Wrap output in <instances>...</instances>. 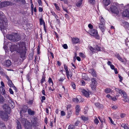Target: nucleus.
Listing matches in <instances>:
<instances>
[{
    "instance_id": "obj_50",
    "label": "nucleus",
    "mask_w": 129,
    "mask_h": 129,
    "mask_svg": "<svg viewBox=\"0 0 129 129\" xmlns=\"http://www.w3.org/2000/svg\"><path fill=\"white\" fill-rule=\"evenodd\" d=\"M79 56L82 57L84 58L85 57V56L83 53H79Z\"/></svg>"
},
{
    "instance_id": "obj_41",
    "label": "nucleus",
    "mask_w": 129,
    "mask_h": 129,
    "mask_svg": "<svg viewBox=\"0 0 129 129\" xmlns=\"http://www.w3.org/2000/svg\"><path fill=\"white\" fill-rule=\"evenodd\" d=\"M94 123L96 124H97L99 122V121L98 119L96 117H94Z\"/></svg>"
},
{
    "instance_id": "obj_36",
    "label": "nucleus",
    "mask_w": 129,
    "mask_h": 129,
    "mask_svg": "<svg viewBox=\"0 0 129 129\" xmlns=\"http://www.w3.org/2000/svg\"><path fill=\"white\" fill-rule=\"evenodd\" d=\"M81 118V119L85 121L87 120L88 119V118L87 117H85L84 116H82Z\"/></svg>"
},
{
    "instance_id": "obj_3",
    "label": "nucleus",
    "mask_w": 129,
    "mask_h": 129,
    "mask_svg": "<svg viewBox=\"0 0 129 129\" xmlns=\"http://www.w3.org/2000/svg\"><path fill=\"white\" fill-rule=\"evenodd\" d=\"M7 37L9 40L12 42H17L20 40L19 36L16 33L7 35Z\"/></svg>"
},
{
    "instance_id": "obj_4",
    "label": "nucleus",
    "mask_w": 129,
    "mask_h": 129,
    "mask_svg": "<svg viewBox=\"0 0 129 129\" xmlns=\"http://www.w3.org/2000/svg\"><path fill=\"white\" fill-rule=\"evenodd\" d=\"M106 8L109 11H111V12L115 14H118L119 13V9L117 7L114 6H112L110 7V9H107V8Z\"/></svg>"
},
{
    "instance_id": "obj_46",
    "label": "nucleus",
    "mask_w": 129,
    "mask_h": 129,
    "mask_svg": "<svg viewBox=\"0 0 129 129\" xmlns=\"http://www.w3.org/2000/svg\"><path fill=\"white\" fill-rule=\"evenodd\" d=\"M54 5L56 8V9L58 11H59L60 9L59 6L57 5V4L56 3L54 4Z\"/></svg>"
},
{
    "instance_id": "obj_22",
    "label": "nucleus",
    "mask_w": 129,
    "mask_h": 129,
    "mask_svg": "<svg viewBox=\"0 0 129 129\" xmlns=\"http://www.w3.org/2000/svg\"><path fill=\"white\" fill-rule=\"evenodd\" d=\"M8 84L10 87H13V88L16 89L14 84L12 83V81L10 80L8 81Z\"/></svg>"
},
{
    "instance_id": "obj_6",
    "label": "nucleus",
    "mask_w": 129,
    "mask_h": 129,
    "mask_svg": "<svg viewBox=\"0 0 129 129\" xmlns=\"http://www.w3.org/2000/svg\"><path fill=\"white\" fill-rule=\"evenodd\" d=\"M22 123L24 125L25 128L30 129L31 125L30 122H28L26 119L24 118L21 121Z\"/></svg>"
},
{
    "instance_id": "obj_17",
    "label": "nucleus",
    "mask_w": 129,
    "mask_h": 129,
    "mask_svg": "<svg viewBox=\"0 0 129 129\" xmlns=\"http://www.w3.org/2000/svg\"><path fill=\"white\" fill-rule=\"evenodd\" d=\"M89 72L91 73L93 76L96 77V76L95 72L93 69H89L88 70Z\"/></svg>"
},
{
    "instance_id": "obj_57",
    "label": "nucleus",
    "mask_w": 129,
    "mask_h": 129,
    "mask_svg": "<svg viewBox=\"0 0 129 129\" xmlns=\"http://www.w3.org/2000/svg\"><path fill=\"white\" fill-rule=\"evenodd\" d=\"M62 47L65 49H67L68 48V47L67 45L65 44L62 45Z\"/></svg>"
},
{
    "instance_id": "obj_45",
    "label": "nucleus",
    "mask_w": 129,
    "mask_h": 129,
    "mask_svg": "<svg viewBox=\"0 0 129 129\" xmlns=\"http://www.w3.org/2000/svg\"><path fill=\"white\" fill-rule=\"evenodd\" d=\"M2 75H3L5 76V77L7 78V79L8 80V81L9 80H10V79L9 78V77L5 73H4Z\"/></svg>"
},
{
    "instance_id": "obj_55",
    "label": "nucleus",
    "mask_w": 129,
    "mask_h": 129,
    "mask_svg": "<svg viewBox=\"0 0 129 129\" xmlns=\"http://www.w3.org/2000/svg\"><path fill=\"white\" fill-rule=\"evenodd\" d=\"M111 108L115 110L117 108V107L116 105H114L112 106Z\"/></svg>"
},
{
    "instance_id": "obj_25",
    "label": "nucleus",
    "mask_w": 129,
    "mask_h": 129,
    "mask_svg": "<svg viewBox=\"0 0 129 129\" xmlns=\"http://www.w3.org/2000/svg\"><path fill=\"white\" fill-rule=\"evenodd\" d=\"M11 62L10 60H8L6 61L5 65L7 67L10 66L11 64Z\"/></svg>"
},
{
    "instance_id": "obj_54",
    "label": "nucleus",
    "mask_w": 129,
    "mask_h": 129,
    "mask_svg": "<svg viewBox=\"0 0 129 129\" xmlns=\"http://www.w3.org/2000/svg\"><path fill=\"white\" fill-rule=\"evenodd\" d=\"M73 100V101L76 103H78L79 101V100L77 98H74Z\"/></svg>"
},
{
    "instance_id": "obj_23",
    "label": "nucleus",
    "mask_w": 129,
    "mask_h": 129,
    "mask_svg": "<svg viewBox=\"0 0 129 129\" xmlns=\"http://www.w3.org/2000/svg\"><path fill=\"white\" fill-rule=\"evenodd\" d=\"M72 41L74 44H77L79 42V39L77 38H74L73 39Z\"/></svg>"
},
{
    "instance_id": "obj_7",
    "label": "nucleus",
    "mask_w": 129,
    "mask_h": 129,
    "mask_svg": "<svg viewBox=\"0 0 129 129\" xmlns=\"http://www.w3.org/2000/svg\"><path fill=\"white\" fill-rule=\"evenodd\" d=\"M12 5V3L9 1H5L0 2V8H3L8 6Z\"/></svg>"
},
{
    "instance_id": "obj_39",
    "label": "nucleus",
    "mask_w": 129,
    "mask_h": 129,
    "mask_svg": "<svg viewBox=\"0 0 129 129\" xmlns=\"http://www.w3.org/2000/svg\"><path fill=\"white\" fill-rule=\"evenodd\" d=\"M17 129H21L20 123L18 120L17 121Z\"/></svg>"
},
{
    "instance_id": "obj_32",
    "label": "nucleus",
    "mask_w": 129,
    "mask_h": 129,
    "mask_svg": "<svg viewBox=\"0 0 129 129\" xmlns=\"http://www.w3.org/2000/svg\"><path fill=\"white\" fill-rule=\"evenodd\" d=\"M5 99L4 97L1 95H0V103L3 104L4 101Z\"/></svg>"
},
{
    "instance_id": "obj_43",
    "label": "nucleus",
    "mask_w": 129,
    "mask_h": 129,
    "mask_svg": "<svg viewBox=\"0 0 129 129\" xmlns=\"http://www.w3.org/2000/svg\"><path fill=\"white\" fill-rule=\"evenodd\" d=\"M108 118L110 120V122L113 125H115V124L114 123V122L113 121L111 118L110 117H109Z\"/></svg>"
},
{
    "instance_id": "obj_19",
    "label": "nucleus",
    "mask_w": 129,
    "mask_h": 129,
    "mask_svg": "<svg viewBox=\"0 0 129 129\" xmlns=\"http://www.w3.org/2000/svg\"><path fill=\"white\" fill-rule=\"evenodd\" d=\"M103 2L104 5L107 6L110 4V0H103Z\"/></svg>"
},
{
    "instance_id": "obj_49",
    "label": "nucleus",
    "mask_w": 129,
    "mask_h": 129,
    "mask_svg": "<svg viewBox=\"0 0 129 129\" xmlns=\"http://www.w3.org/2000/svg\"><path fill=\"white\" fill-rule=\"evenodd\" d=\"M96 85H92V84H91L90 86L91 87L92 89L93 90H95L96 88Z\"/></svg>"
},
{
    "instance_id": "obj_61",
    "label": "nucleus",
    "mask_w": 129,
    "mask_h": 129,
    "mask_svg": "<svg viewBox=\"0 0 129 129\" xmlns=\"http://www.w3.org/2000/svg\"><path fill=\"white\" fill-rule=\"evenodd\" d=\"M118 77L120 79L119 81L120 82H121L122 80V77L120 75H118Z\"/></svg>"
},
{
    "instance_id": "obj_1",
    "label": "nucleus",
    "mask_w": 129,
    "mask_h": 129,
    "mask_svg": "<svg viewBox=\"0 0 129 129\" xmlns=\"http://www.w3.org/2000/svg\"><path fill=\"white\" fill-rule=\"evenodd\" d=\"M8 23L7 20L2 12H0V30L5 36V34L7 32L6 29Z\"/></svg>"
},
{
    "instance_id": "obj_64",
    "label": "nucleus",
    "mask_w": 129,
    "mask_h": 129,
    "mask_svg": "<svg viewBox=\"0 0 129 129\" xmlns=\"http://www.w3.org/2000/svg\"><path fill=\"white\" fill-rule=\"evenodd\" d=\"M80 122L79 121H77L75 123V125H76V126H77L79 124V123H80Z\"/></svg>"
},
{
    "instance_id": "obj_30",
    "label": "nucleus",
    "mask_w": 129,
    "mask_h": 129,
    "mask_svg": "<svg viewBox=\"0 0 129 129\" xmlns=\"http://www.w3.org/2000/svg\"><path fill=\"white\" fill-rule=\"evenodd\" d=\"M91 81L92 83L91 84H92V85H96L97 84L96 81L94 79H92Z\"/></svg>"
},
{
    "instance_id": "obj_28",
    "label": "nucleus",
    "mask_w": 129,
    "mask_h": 129,
    "mask_svg": "<svg viewBox=\"0 0 129 129\" xmlns=\"http://www.w3.org/2000/svg\"><path fill=\"white\" fill-rule=\"evenodd\" d=\"M116 57L121 61L123 62H125V61L124 59H123L119 56V54H117L116 55Z\"/></svg>"
},
{
    "instance_id": "obj_8",
    "label": "nucleus",
    "mask_w": 129,
    "mask_h": 129,
    "mask_svg": "<svg viewBox=\"0 0 129 129\" xmlns=\"http://www.w3.org/2000/svg\"><path fill=\"white\" fill-rule=\"evenodd\" d=\"M0 116L1 117L5 120H7L8 116V114L5 112L0 111Z\"/></svg>"
},
{
    "instance_id": "obj_38",
    "label": "nucleus",
    "mask_w": 129,
    "mask_h": 129,
    "mask_svg": "<svg viewBox=\"0 0 129 129\" xmlns=\"http://www.w3.org/2000/svg\"><path fill=\"white\" fill-rule=\"evenodd\" d=\"M82 0H80V1H79L76 4L77 6L78 7H80L82 4Z\"/></svg>"
},
{
    "instance_id": "obj_12",
    "label": "nucleus",
    "mask_w": 129,
    "mask_h": 129,
    "mask_svg": "<svg viewBox=\"0 0 129 129\" xmlns=\"http://www.w3.org/2000/svg\"><path fill=\"white\" fill-rule=\"evenodd\" d=\"M81 92L87 98L89 97V91L82 89L81 90Z\"/></svg>"
},
{
    "instance_id": "obj_34",
    "label": "nucleus",
    "mask_w": 129,
    "mask_h": 129,
    "mask_svg": "<svg viewBox=\"0 0 129 129\" xmlns=\"http://www.w3.org/2000/svg\"><path fill=\"white\" fill-rule=\"evenodd\" d=\"M82 78L84 80H87L88 77L85 74H82Z\"/></svg>"
},
{
    "instance_id": "obj_15",
    "label": "nucleus",
    "mask_w": 129,
    "mask_h": 129,
    "mask_svg": "<svg viewBox=\"0 0 129 129\" xmlns=\"http://www.w3.org/2000/svg\"><path fill=\"white\" fill-rule=\"evenodd\" d=\"M122 15L124 17H129V9H126L122 13Z\"/></svg>"
},
{
    "instance_id": "obj_16",
    "label": "nucleus",
    "mask_w": 129,
    "mask_h": 129,
    "mask_svg": "<svg viewBox=\"0 0 129 129\" xmlns=\"http://www.w3.org/2000/svg\"><path fill=\"white\" fill-rule=\"evenodd\" d=\"M27 108L28 107L27 106H24L23 107L20 111V113L21 115L23 113H24L26 112Z\"/></svg>"
},
{
    "instance_id": "obj_10",
    "label": "nucleus",
    "mask_w": 129,
    "mask_h": 129,
    "mask_svg": "<svg viewBox=\"0 0 129 129\" xmlns=\"http://www.w3.org/2000/svg\"><path fill=\"white\" fill-rule=\"evenodd\" d=\"M90 50L92 53L95 52V51L98 50V51H101V47L96 45L94 48H93L92 47H90Z\"/></svg>"
},
{
    "instance_id": "obj_37",
    "label": "nucleus",
    "mask_w": 129,
    "mask_h": 129,
    "mask_svg": "<svg viewBox=\"0 0 129 129\" xmlns=\"http://www.w3.org/2000/svg\"><path fill=\"white\" fill-rule=\"evenodd\" d=\"M48 82L49 83L50 85H53V82L52 79L51 78L49 77V78Z\"/></svg>"
},
{
    "instance_id": "obj_56",
    "label": "nucleus",
    "mask_w": 129,
    "mask_h": 129,
    "mask_svg": "<svg viewBox=\"0 0 129 129\" xmlns=\"http://www.w3.org/2000/svg\"><path fill=\"white\" fill-rule=\"evenodd\" d=\"M5 126V124L3 123H0V127L2 128L4 127Z\"/></svg>"
},
{
    "instance_id": "obj_63",
    "label": "nucleus",
    "mask_w": 129,
    "mask_h": 129,
    "mask_svg": "<svg viewBox=\"0 0 129 129\" xmlns=\"http://www.w3.org/2000/svg\"><path fill=\"white\" fill-rule=\"evenodd\" d=\"M0 73L1 74H3L4 73L3 72V69L0 66Z\"/></svg>"
},
{
    "instance_id": "obj_14",
    "label": "nucleus",
    "mask_w": 129,
    "mask_h": 129,
    "mask_svg": "<svg viewBox=\"0 0 129 129\" xmlns=\"http://www.w3.org/2000/svg\"><path fill=\"white\" fill-rule=\"evenodd\" d=\"M121 94L123 95L124 101L125 102H128L129 101L126 92L124 91Z\"/></svg>"
},
{
    "instance_id": "obj_33",
    "label": "nucleus",
    "mask_w": 129,
    "mask_h": 129,
    "mask_svg": "<svg viewBox=\"0 0 129 129\" xmlns=\"http://www.w3.org/2000/svg\"><path fill=\"white\" fill-rule=\"evenodd\" d=\"M112 90L109 88H106L105 90V91L106 93H109Z\"/></svg>"
},
{
    "instance_id": "obj_58",
    "label": "nucleus",
    "mask_w": 129,
    "mask_h": 129,
    "mask_svg": "<svg viewBox=\"0 0 129 129\" xmlns=\"http://www.w3.org/2000/svg\"><path fill=\"white\" fill-rule=\"evenodd\" d=\"M111 98L110 99L112 100L113 101H115L117 99L115 96H111Z\"/></svg>"
},
{
    "instance_id": "obj_24",
    "label": "nucleus",
    "mask_w": 129,
    "mask_h": 129,
    "mask_svg": "<svg viewBox=\"0 0 129 129\" xmlns=\"http://www.w3.org/2000/svg\"><path fill=\"white\" fill-rule=\"evenodd\" d=\"M6 42L5 41L4 42V46L3 47V48H4L5 51L6 50H7V49L8 48V45H10V44H11V43L10 42L8 43L7 44V45H6Z\"/></svg>"
},
{
    "instance_id": "obj_9",
    "label": "nucleus",
    "mask_w": 129,
    "mask_h": 129,
    "mask_svg": "<svg viewBox=\"0 0 129 129\" xmlns=\"http://www.w3.org/2000/svg\"><path fill=\"white\" fill-rule=\"evenodd\" d=\"M8 98L7 100L8 101V104L9 105V106L11 108H13L14 106V102H13L11 98L9 96H7Z\"/></svg>"
},
{
    "instance_id": "obj_5",
    "label": "nucleus",
    "mask_w": 129,
    "mask_h": 129,
    "mask_svg": "<svg viewBox=\"0 0 129 129\" xmlns=\"http://www.w3.org/2000/svg\"><path fill=\"white\" fill-rule=\"evenodd\" d=\"M89 33L91 36L95 37L96 39H100V37L98 34L97 31L94 29L89 30Z\"/></svg>"
},
{
    "instance_id": "obj_31",
    "label": "nucleus",
    "mask_w": 129,
    "mask_h": 129,
    "mask_svg": "<svg viewBox=\"0 0 129 129\" xmlns=\"http://www.w3.org/2000/svg\"><path fill=\"white\" fill-rule=\"evenodd\" d=\"M115 89L116 91L119 92L120 94H121L124 91L121 89H119L118 88H115Z\"/></svg>"
},
{
    "instance_id": "obj_48",
    "label": "nucleus",
    "mask_w": 129,
    "mask_h": 129,
    "mask_svg": "<svg viewBox=\"0 0 129 129\" xmlns=\"http://www.w3.org/2000/svg\"><path fill=\"white\" fill-rule=\"evenodd\" d=\"M40 24L41 25H42L43 24H44V23H45L43 20L42 19H40Z\"/></svg>"
},
{
    "instance_id": "obj_52",
    "label": "nucleus",
    "mask_w": 129,
    "mask_h": 129,
    "mask_svg": "<svg viewBox=\"0 0 129 129\" xmlns=\"http://www.w3.org/2000/svg\"><path fill=\"white\" fill-rule=\"evenodd\" d=\"M89 2L91 4H94L95 2L94 0H88Z\"/></svg>"
},
{
    "instance_id": "obj_51",
    "label": "nucleus",
    "mask_w": 129,
    "mask_h": 129,
    "mask_svg": "<svg viewBox=\"0 0 129 129\" xmlns=\"http://www.w3.org/2000/svg\"><path fill=\"white\" fill-rule=\"evenodd\" d=\"M126 115L124 113H121L120 115V116L122 118H123L125 117Z\"/></svg>"
},
{
    "instance_id": "obj_20",
    "label": "nucleus",
    "mask_w": 129,
    "mask_h": 129,
    "mask_svg": "<svg viewBox=\"0 0 129 129\" xmlns=\"http://www.w3.org/2000/svg\"><path fill=\"white\" fill-rule=\"evenodd\" d=\"M66 74L67 78L68 80H69L70 78L71 79H72L73 78L72 74L71 73H70L68 72L66 73Z\"/></svg>"
},
{
    "instance_id": "obj_47",
    "label": "nucleus",
    "mask_w": 129,
    "mask_h": 129,
    "mask_svg": "<svg viewBox=\"0 0 129 129\" xmlns=\"http://www.w3.org/2000/svg\"><path fill=\"white\" fill-rule=\"evenodd\" d=\"M64 69L66 71V72L67 73L68 72H69L68 71L67 67V65L66 64H64Z\"/></svg>"
},
{
    "instance_id": "obj_44",
    "label": "nucleus",
    "mask_w": 129,
    "mask_h": 129,
    "mask_svg": "<svg viewBox=\"0 0 129 129\" xmlns=\"http://www.w3.org/2000/svg\"><path fill=\"white\" fill-rule=\"evenodd\" d=\"M51 13L55 17L56 19H57V18H58V16L55 14L54 12H51Z\"/></svg>"
},
{
    "instance_id": "obj_40",
    "label": "nucleus",
    "mask_w": 129,
    "mask_h": 129,
    "mask_svg": "<svg viewBox=\"0 0 129 129\" xmlns=\"http://www.w3.org/2000/svg\"><path fill=\"white\" fill-rule=\"evenodd\" d=\"M100 22L101 23H104L105 21L104 20L103 18L102 17H100Z\"/></svg>"
},
{
    "instance_id": "obj_35",
    "label": "nucleus",
    "mask_w": 129,
    "mask_h": 129,
    "mask_svg": "<svg viewBox=\"0 0 129 129\" xmlns=\"http://www.w3.org/2000/svg\"><path fill=\"white\" fill-rule=\"evenodd\" d=\"M50 91H54L55 89L53 86V85H50L48 87Z\"/></svg>"
},
{
    "instance_id": "obj_21",
    "label": "nucleus",
    "mask_w": 129,
    "mask_h": 129,
    "mask_svg": "<svg viewBox=\"0 0 129 129\" xmlns=\"http://www.w3.org/2000/svg\"><path fill=\"white\" fill-rule=\"evenodd\" d=\"M75 109L76 110V113L77 115H78L79 113L80 110V107L79 105H77L76 106Z\"/></svg>"
},
{
    "instance_id": "obj_59",
    "label": "nucleus",
    "mask_w": 129,
    "mask_h": 129,
    "mask_svg": "<svg viewBox=\"0 0 129 129\" xmlns=\"http://www.w3.org/2000/svg\"><path fill=\"white\" fill-rule=\"evenodd\" d=\"M61 116H64L66 115V113L64 111H62L61 112Z\"/></svg>"
},
{
    "instance_id": "obj_26",
    "label": "nucleus",
    "mask_w": 129,
    "mask_h": 129,
    "mask_svg": "<svg viewBox=\"0 0 129 129\" xmlns=\"http://www.w3.org/2000/svg\"><path fill=\"white\" fill-rule=\"evenodd\" d=\"M27 112L28 114L31 115H34L35 112L34 111L30 109H28Z\"/></svg>"
},
{
    "instance_id": "obj_18",
    "label": "nucleus",
    "mask_w": 129,
    "mask_h": 129,
    "mask_svg": "<svg viewBox=\"0 0 129 129\" xmlns=\"http://www.w3.org/2000/svg\"><path fill=\"white\" fill-rule=\"evenodd\" d=\"M122 25L125 28L129 30V24L128 22H123Z\"/></svg>"
},
{
    "instance_id": "obj_29",
    "label": "nucleus",
    "mask_w": 129,
    "mask_h": 129,
    "mask_svg": "<svg viewBox=\"0 0 129 129\" xmlns=\"http://www.w3.org/2000/svg\"><path fill=\"white\" fill-rule=\"evenodd\" d=\"M0 90L2 94H6L5 90L4 88L2 86L0 87Z\"/></svg>"
},
{
    "instance_id": "obj_11",
    "label": "nucleus",
    "mask_w": 129,
    "mask_h": 129,
    "mask_svg": "<svg viewBox=\"0 0 129 129\" xmlns=\"http://www.w3.org/2000/svg\"><path fill=\"white\" fill-rule=\"evenodd\" d=\"M98 25L99 28L102 31V32L104 31L106 27L105 26L104 23H98Z\"/></svg>"
},
{
    "instance_id": "obj_42",
    "label": "nucleus",
    "mask_w": 129,
    "mask_h": 129,
    "mask_svg": "<svg viewBox=\"0 0 129 129\" xmlns=\"http://www.w3.org/2000/svg\"><path fill=\"white\" fill-rule=\"evenodd\" d=\"M88 26L89 29V30H91L94 29L93 25L90 23L88 25Z\"/></svg>"
},
{
    "instance_id": "obj_62",
    "label": "nucleus",
    "mask_w": 129,
    "mask_h": 129,
    "mask_svg": "<svg viewBox=\"0 0 129 129\" xmlns=\"http://www.w3.org/2000/svg\"><path fill=\"white\" fill-rule=\"evenodd\" d=\"M45 97L44 96H43L42 97V100H41V102H43V101L45 100Z\"/></svg>"
},
{
    "instance_id": "obj_60",
    "label": "nucleus",
    "mask_w": 129,
    "mask_h": 129,
    "mask_svg": "<svg viewBox=\"0 0 129 129\" xmlns=\"http://www.w3.org/2000/svg\"><path fill=\"white\" fill-rule=\"evenodd\" d=\"M38 2L39 6H41L42 5V3L41 2V0H38Z\"/></svg>"
},
{
    "instance_id": "obj_13",
    "label": "nucleus",
    "mask_w": 129,
    "mask_h": 129,
    "mask_svg": "<svg viewBox=\"0 0 129 129\" xmlns=\"http://www.w3.org/2000/svg\"><path fill=\"white\" fill-rule=\"evenodd\" d=\"M3 108L4 110L7 113H9L10 110V107L6 104H4L3 106Z\"/></svg>"
},
{
    "instance_id": "obj_53",
    "label": "nucleus",
    "mask_w": 129,
    "mask_h": 129,
    "mask_svg": "<svg viewBox=\"0 0 129 129\" xmlns=\"http://www.w3.org/2000/svg\"><path fill=\"white\" fill-rule=\"evenodd\" d=\"M41 83L42 84H43V82L45 81V77L43 76L42 77V79H41Z\"/></svg>"
},
{
    "instance_id": "obj_27",
    "label": "nucleus",
    "mask_w": 129,
    "mask_h": 129,
    "mask_svg": "<svg viewBox=\"0 0 129 129\" xmlns=\"http://www.w3.org/2000/svg\"><path fill=\"white\" fill-rule=\"evenodd\" d=\"M23 52H18V53H19L20 54L21 57L23 58L25 56V54L24 52V50H23Z\"/></svg>"
},
{
    "instance_id": "obj_2",
    "label": "nucleus",
    "mask_w": 129,
    "mask_h": 129,
    "mask_svg": "<svg viewBox=\"0 0 129 129\" xmlns=\"http://www.w3.org/2000/svg\"><path fill=\"white\" fill-rule=\"evenodd\" d=\"M23 44L22 43L19 44L18 47L17 45H12L10 47V50L11 52L14 51H16L17 52H23Z\"/></svg>"
}]
</instances>
